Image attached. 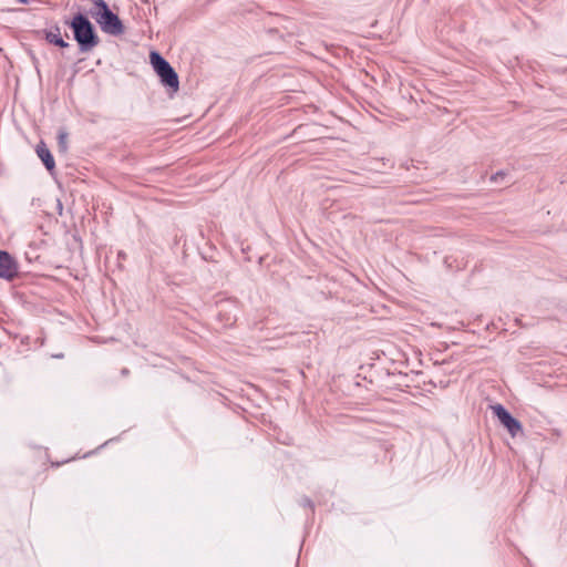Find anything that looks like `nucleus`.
Segmentation results:
<instances>
[{
    "label": "nucleus",
    "instance_id": "10",
    "mask_svg": "<svg viewBox=\"0 0 567 567\" xmlns=\"http://www.w3.org/2000/svg\"><path fill=\"white\" fill-rule=\"evenodd\" d=\"M505 176V173L504 172H497L496 174H494L492 177H491V181L496 183L498 182V179L501 178H504Z\"/></svg>",
    "mask_w": 567,
    "mask_h": 567
},
{
    "label": "nucleus",
    "instance_id": "6",
    "mask_svg": "<svg viewBox=\"0 0 567 567\" xmlns=\"http://www.w3.org/2000/svg\"><path fill=\"white\" fill-rule=\"evenodd\" d=\"M35 152L39 158L43 162L45 168L49 172H53V169L55 168V162L47 145L43 142H40L37 145Z\"/></svg>",
    "mask_w": 567,
    "mask_h": 567
},
{
    "label": "nucleus",
    "instance_id": "2",
    "mask_svg": "<svg viewBox=\"0 0 567 567\" xmlns=\"http://www.w3.org/2000/svg\"><path fill=\"white\" fill-rule=\"evenodd\" d=\"M150 58L162 83L172 89L173 92H177L179 89L178 75L171 64L157 52H152Z\"/></svg>",
    "mask_w": 567,
    "mask_h": 567
},
{
    "label": "nucleus",
    "instance_id": "5",
    "mask_svg": "<svg viewBox=\"0 0 567 567\" xmlns=\"http://www.w3.org/2000/svg\"><path fill=\"white\" fill-rule=\"evenodd\" d=\"M18 275V264L9 252L0 250V278L12 280Z\"/></svg>",
    "mask_w": 567,
    "mask_h": 567
},
{
    "label": "nucleus",
    "instance_id": "1",
    "mask_svg": "<svg viewBox=\"0 0 567 567\" xmlns=\"http://www.w3.org/2000/svg\"><path fill=\"white\" fill-rule=\"evenodd\" d=\"M81 52H90L100 43V38L91 21L82 13L75 14L69 22Z\"/></svg>",
    "mask_w": 567,
    "mask_h": 567
},
{
    "label": "nucleus",
    "instance_id": "9",
    "mask_svg": "<svg viewBox=\"0 0 567 567\" xmlns=\"http://www.w3.org/2000/svg\"><path fill=\"white\" fill-rule=\"evenodd\" d=\"M58 144L62 152H66L68 150V133L64 131H60L58 134Z\"/></svg>",
    "mask_w": 567,
    "mask_h": 567
},
{
    "label": "nucleus",
    "instance_id": "8",
    "mask_svg": "<svg viewBox=\"0 0 567 567\" xmlns=\"http://www.w3.org/2000/svg\"><path fill=\"white\" fill-rule=\"evenodd\" d=\"M91 1L93 3V8L91 9V14L95 19V21H99L101 18L104 17V14H106L111 11L107 3L104 0H91Z\"/></svg>",
    "mask_w": 567,
    "mask_h": 567
},
{
    "label": "nucleus",
    "instance_id": "12",
    "mask_svg": "<svg viewBox=\"0 0 567 567\" xmlns=\"http://www.w3.org/2000/svg\"><path fill=\"white\" fill-rule=\"evenodd\" d=\"M19 3L27 4L28 0H17Z\"/></svg>",
    "mask_w": 567,
    "mask_h": 567
},
{
    "label": "nucleus",
    "instance_id": "7",
    "mask_svg": "<svg viewBox=\"0 0 567 567\" xmlns=\"http://www.w3.org/2000/svg\"><path fill=\"white\" fill-rule=\"evenodd\" d=\"M44 38L49 43L54 44L59 48H68L69 47V43L65 42L63 40V38L61 37V29L59 25H54L50 30H45Z\"/></svg>",
    "mask_w": 567,
    "mask_h": 567
},
{
    "label": "nucleus",
    "instance_id": "4",
    "mask_svg": "<svg viewBox=\"0 0 567 567\" xmlns=\"http://www.w3.org/2000/svg\"><path fill=\"white\" fill-rule=\"evenodd\" d=\"M96 22L99 23L103 32L111 35H121L125 31L123 22L121 21L118 16L112 11L104 14V17Z\"/></svg>",
    "mask_w": 567,
    "mask_h": 567
},
{
    "label": "nucleus",
    "instance_id": "3",
    "mask_svg": "<svg viewBox=\"0 0 567 567\" xmlns=\"http://www.w3.org/2000/svg\"><path fill=\"white\" fill-rule=\"evenodd\" d=\"M494 415L498 419L503 426L507 429L512 436L522 432V424L512 416V414L502 405L496 404L492 406Z\"/></svg>",
    "mask_w": 567,
    "mask_h": 567
},
{
    "label": "nucleus",
    "instance_id": "11",
    "mask_svg": "<svg viewBox=\"0 0 567 567\" xmlns=\"http://www.w3.org/2000/svg\"><path fill=\"white\" fill-rule=\"evenodd\" d=\"M234 322H235V318L228 319V323L227 324L231 326Z\"/></svg>",
    "mask_w": 567,
    "mask_h": 567
}]
</instances>
